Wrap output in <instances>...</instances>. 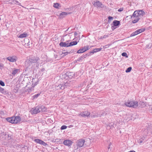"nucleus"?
<instances>
[{
	"instance_id": "obj_1",
	"label": "nucleus",
	"mask_w": 152,
	"mask_h": 152,
	"mask_svg": "<svg viewBox=\"0 0 152 152\" xmlns=\"http://www.w3.org/2000/svg\"><path fill=\"white\" fill-rule=\"evenodd\" d=\"M6 119L8 122L12 124H17L20 123L21 121V118L19 116L7 118Z\"/></svg>"
},
{
	"instance_id": "obj_2",
	"label": "nucleus",
	"mask_w": 152,
	"mask_h": 152,
	"mask_svg": "<svg viewBox=\"0 0 152 152\" xmlns=\"http://www.w3.org/2000/svg\"><path fill=\"white\" fill-rule=\"evenodd\" d=\"M125 104L127 107L133 108H136L138 105L137 102L135 101H128L125 102Z\"/></svg>"
},
{
	"instance_id": "obj_3",
	"label": "nucleus",
	"mask_w": 152,
	"mask_h": 152,
	"mask_svg": "<svg viewBox=\"0 0 152 152\" xmlns=\"http://www.w3.org/2000/svg\"><path fill=\"white\" fill-rule=\"evenodd\" d=\"M130 16L132 20V22L133 23H137L140 19V17L137 14V12L135 11L132 15H130Z\"/></svg>"
},
{
	"instance_id": "obj_4",
	"label": "nucleus",
	"mask_w": 152,
	"mask_h": 152,
	"mask_svg": "<svg viewBox=\"0 0 152 152\" xmlns=\"http://www.w3.org/2000/svg\"><path fill=\"white\" fill-rule=\"evenodd\" d=\"M29 63L32 64L37 63L39 60V58L37 56H30L28 59Z\"/></svg>"
},
{
	"instance_id": "obj_5",
	"label": "nucleus",
	"mask_w": 152,
	"mask_h": 152,
	"mask_svg": "<svg viewBox=\"0 0 152 152\" xmlns=\"http://www.w3.org/2000/svg\"><path fill=\"white\" fill-rule=\"evenodd\" d=\"M69 86V85L68 84V83H64L61 84L59 85H56V88L57 90L62 89L63 90L65 88V86Z\"/></svg>"
},
{
	"instance_id": "obj_6",
	"label": "nucleus",
	"mask_w": 152,
	"mask_h": 152,
	"mask_svg": "<svg viewBox=\"0 0 152 152\" xmlns=\"http://www.w3.org/2000/svg\"><path fill=\"white\" fill-rule=\"evenodd\" d=\"M40 106H38L36 107H34L32 108L31 110V114H35L40 112Z\"/></svg>"
},
{
	"instance_id": "obj_7",
	"label": "nucleus",
	"mask_w": 152,
	"mask_h": 152,
	"mask_svg": "<svg viewBox=\"0 0 152 152\" xmlns=\"http://www.w3.org/2000/svg\"><path fill=\"white\" fill-rule=\"evenodd\" d=\"M85 142V140L84 139H80L77 141V147L80 148L82 147Z\"/></svg>"
},
{
	"instance_id": "obj_8",
	"label": "nucleus",
	"mask_w": 152,
	"mask_h": 152,
	"mask_svg": "<svg viewBox=\"0 0 152 152\" xmlns=\"http://www.w3.org/2000/svg\"><path fill=\"white\" fill-rule=\"evenodd\" d=\"M89 48L88 45L84 46L82 49L79 50L77 52L78 53H80L85 52L86 51L89 50Z\"/></svg>"
},
{
	"instance_id": "obj_9",
	"label": "nucleus",
	"mask_w": 152,
	"mask_h": 152,
	"mask_svg": "<svg viewBox=\"0 0 152 152\" xmlns=\"http://www.w3.org/2000/svg\"><path fill=\"white\" fill-rule=\"evenodd\" d=\"M34 141L36 143L45 146L47 144L43 141L39 139H35Z\"/></svg>"
},
{
	"instance_id": "obj_10",
	"label": "nucleus",
	"mask_w": 152,
	"mask_h": 152,
	"mask_svg": "<svg viewBox=\"0 0 152 152\" xmlns=\"http://www.w3.org/2000/svg\"><path fill=\"white\" fill-rule=\"evenodd\" d=\"M93 5L97 8H102V7L103 5L102 3L98 1H96V2L94 1Z\"/></svg>"
},
{
	"instance_id": "obj_11",
	"label": "nucleus",
	"mask_w": 152,
	"mask_h": 152,
	"mask_svg": "<svg viewBox=\"0 0 152 152\" xmlns=\"http://www.w3.org/2000/svg\"><path fill=\"white\" fill-rule=\"evenodd\" d=\"M16 58L17 57L16 56H9L7 57V60L13 62H15L16 61Z\"/></svg>"
},
{
	"instance_id": "obj_12",
	"label": "nucleus",
	"mask_w": 152,
	"mask_h": 152,
	"mask_svg": "<svg viewBox=\"0 0 152 152\" xmlns=\"http://www.w3.org/2000/svg\"><path fill=\"white\" fill-rule=\"evenodd\" d=\"M20 72V69L14 68L12 69L11 73L13 76H15L16 75L19 73Z\"/></svg>"
},
{
	"instance_id": "obj_13",
	"label": "nucleus",
	"mask_w": 152,
	"mask_h": 152,
	"mask_svg": "<svg viewBox=\"0 0 152 152\" xmlns=\"http://www.w3.org/2000/svg\"><path fill=\"white\" fill-rule=\"evenodd\" d=\"M73 142L72 141L68 140H64L63 142L64 144L66 146H70L72 145Z\"/></svg>"
},
{
	"instance_id": "obj_14",
	"label": "nucleus",
	"mask_w": 152,
	"mask_h": 152,
	"mask_svg": "<svg viewBox=\"0 0 152 152\" xmlns=\"http://www.w3.org/2000/svg\"><path fill=\"white\" fill-rule=\"evenodd\" d=\"M90 115V113L87 111H85L80 113V115L83 117H88Z\"/></svg>"
},
{
	"instance_id": "obj_15",
	"label": "nucleus",
	"mask_w": 152,
	"mask_h": 152,
	"mask_svg": "<svg viewBox=\"0 0 152 152\" xmlns=\"http://www.w3.org/2000/svg\"><path fill=\"white\" fill-rule=\"evenodd\" d=\"M66 75L69 79H72L75 76V73L73 72H67Z\"/></svg>"
},
{
	"instance_id": "obj_16",
	"label": "nucleus",
	"mask_w": 152,
	"mask_h": 152,
	"mask_svg": "<svg viewBox=\"0 0 152 152\" xmlns=\"http://www.w3.org/2000/svg\"><path fill=\"white\" fill-rule=\"evenodd\" d=\"M135 11L137 12V14L140 17L143 16L145 14V12L142 10H137Z\"/></svg>"
},
{
	"instance_id": "obj_17",
	"label": "nucleus",
	"mask_w": 152,
	"mask_h": 152,
	"mask_svg": "<svg viewBox=\"0 0 152 152\" xmlns=\"http://www.w3.org/2000/svg\"><path fill=\"white\" fill-rule=\"evenodd\" d=\"M59 46L62 47H69V44L67 42H61L59 44Z\"/></svg>"
},
{
	"instance_id": "obj_18",
	"label": "nucleus",
	"mask_w": 152,
	"mask_h": 152,
	"mask_svg": "<svg viewBox=\"0 0 152 152\" xmlns=\"http://www.w3.org/2000/svg\"><path fill=\"white\" fill-rule=\"evenodd\" d=\"M145 139V137H141L139 140H138L137 142L140 145H141L142 143L144 142Z\"/></svg>"
},
{
	"instance_id": "obj_19",
	"label": "nucleus",
	"mask_w": 152,
	"mask_h": 152,
	"mask_svg": "<svg viewBox=\"0 0 152 152\" xmlns=\"http://www.w3.org/2000/svg\"><path fill=\"white\" fill-rule=\"evenodd\" d=\"M28 36V34L26 33H24L23 34H20L18 37L19 38H23L26 37Z\"/></svg>"
},
{
	"instance_id": "obj_20",
	"label": "nucleus",
	"mask_w": 152,
	"mask_h": 152,
	"mask_svg": "<svg viewBox=\"0 0 152 152\" xmlns=\"http://www.w3.org/2000/svg\"><path fill=\"white\" fill-rule=\"evenodd\" d=\"M69 13H67L65 12H62L60 14V17L61 18H64L65 16L69 14Z\"/></svg>"
},
{
	"instance_id": "obj_21",
	"label": "nucleus",
	"mask_w": 152,
	"mask_h": 152,
	"mask_svg": "<svg viewBox=\"0 0 152 152\" xmlns=\"http://www.w3.org/2000/svg\"><path fill=\"white\" fill-rule=\"evenodd\" d=\"M113 23L114 26H116L120 24V22L119 21L115 20L113 21Z\"/></svg>"
},
{
	"instance_id": "obj_22",
	"label": "nucleus",
	"mask_w": 152,
	"mask_h": 152,
	"mask_svg": "<svg viewBox=\"0 0 152 152\" xmlns=\"http://www.w3.org/2000/svg\"><path fill=\"white\" fill-rule=\"evenodd\" d=\"M113 127V124L112 123L109 124L107 125L106 126V128L108 129H112Z\"/></svg>"
},
{
	"instance_id": "obj_23",
	"label": "nucleus",
	"mask_w": 152,
	"mask_h": 152,
	"mask_svg": "<svg viewBox=\"0 0 152 152\" xmlns=\"http://www.w3.org/2000/svg\"><path fill=\"white\" fill-rule=\"evenodd\" d=\"M53 7L56 8L58 9L59 7H61V6L60 4L57 3H54L53 4Z\"/></svg>"
},
{
	"instance_id": "obj_24",
	"label": "nucleus",
	"mask_w": 152,
	"mask_h": 152,
	"mask_svg": "<svg viewBox=\"0 0 152 152\" xmlns=\"http://www.w3.org/2000/svg\"><path fill=\"white\" fill-rule=\"evenodd\" d=\"M77 43V42L75 41H73L72 42H70L69 43V47L72 46L74 45H76Z\"/></svg>"
},
{
	"instance_id": "obj_25",
	"label": "nucleus",
	"mask_w": 152,
	"mask_h": 152,
	"mask_svg": "<svg viewBox=\"0 0 152 152\" xmlns=\"http://www.w3.org/2000/svg\"><path fill=\"white\" fill-rule=\"evenodd\" d=\"M38 82V81L36 82L34 84H33V83L32 84V85L31 87V88H29V89L31 91H33L34 90V86H36V85H37V84Z\"/></svg>"
},
{
	"instance_id": "obj_26",
	"label": "nucleus",
	"mask_w": 152,
	"mask_h": 152,
	"mask_svg": "<svg viewBox=\"0 0 152 152\" xmlns=\"http://www.w3.org/2000/svg\"><path fill=\"white\" fill-rule=\"evenodd\" d=\"M41 93H38L37 94L34 95L32 96V98L33 99H35L37 98L40 94Z\"/></svg>"
},
{
	"instance_id": "obj_27",
	"label": "nucleus",
	"mask_w": 152,
	"mask_h": 152,
	"mask_svg": "<svg viewBox=\"0 0 152 152\" xmlns=\"http://www.w3.org/2000/svg\"><path fill=\"white\" fill-rule=\"evenodd\" d=\"M145 28H142L141 29H138L137 30L138 31V34H139L140 33L142 32H144L145 31Z\"/></svg>"
},
{
	"instance_id": "obj_28",
	"label": "nucleus",
	"mask_w": 152,
	"mask_h": 152,
	"mask_svg": "<svg viewBox=\"0 0 152 152\" xmlns=\"http://www.w3.org/2000/svg\"><path fill=\"white\" fill-rule=\"evenodd\" d=\"M70 52H62V53L61 54V55H63V57H64V56H66L68 55L70 53Z\"/></svg>"
},
{
	"instance_id": "obj_29",
	"label": "nucleus",
	"mask_w": 152,
	"mask_h": 152,
	"mask_svg": "<svg viewBox=\"0 0 152 152\" xmlns=\"http://www.w3.org/2000/svg\"><path fill=\"white\" fill-rule=\"evenodd\" d=\"M108 37V35H104L103 36H101L99 38V39H106Z\"/></svg>"
},
{
	"instance_id": "obj_30",
	"label": "nucleus",
	"mask_w": 152,
	"mask_h": 152,
	"mask_svg": "<svg viewBox=\"0 0 152 152\" xmlns=\"http://www.w3.org/2000/svg\"><path fill=\"white\" fill-rule=\"evenodd\" d=\"M102 48H95L94 50V52H95V53H96L97 52L100 51L101 50H102Z\"/></svg>"
},
{
	"instance_id": "obj_31",
	"label": "nucleus",
	"mask_w": 152,
	"mask_h": 152,
	"mask_svg": "<svg viewBox=\"0 0 152 152\" xmlns=\"http://www.w3.org/2000/svg\"><path fill=\"white\" fill-rule=\"evenodd\" d=\"M40 108L42 111H45L46 110V108L44 106H41L40 107Z\"/></svg>"
},
{
	"instance_id": "obj_32",
	"label": "nucleus",
	"mask_w": 152,
	"mask_h": 152,
	"mask_svg": "<svg viewBox=\"0 0 152 152\" xmlns=\"http://www.w3.org/2000/svg\"><path fill=\"white\" fill-rule=\"evenodd\" d=\"M132 68L131 67H128L126 70V72H130L131 70H132Z\"/></svg>"
},
{
	"instance_id": "obj_33",
	"label": "nucleus",
	"mask_w": 152,
	"mask_h": 152,
	"mask_svg": "<svg viewBox=\"0 0 152 152\" xmlns=\"http://www.w3.org/2000/svg\"><path fill=\"white\" fill-rule=\"evenodd\" d=\"M140 104H141L142 105V106H141V107H144L145 105V103L143 102H140L139 103L138 105H139Z\"/></svg>"
},
{
	"instance_id": "obj_34",
	"label": "nucleus",
	"mask_w": 152,
	"mask_h": 152,
	"mask_svg": "<svg viewBox=\"0 0 152 152\" xmlns=\"http://www.w3.org/2000/svg\"><path fill=\"white\" fill-rule=\"evenodd\" d=\"M121 55L125 57L126 58L128 57V56H127V55L126 53L125 52L123 53H122Z\"/></svg>"
},
{
	"instance_id": "obj_35",
	"label": "nucleus",
	"mask_w": 152,
	"mask_h": 152,
	"mask_svg": "<svg viewBox=\"0 0 152 152\" xmlns=\"http://www.w3.org/2000/svg\"><path fill=\"white\" fill-rule=\"evenodd\" d=\"M111 45V44H109L108 45H106L104 46L103 48H109L110 46Z\"/></svg>"
},
{
	"instance_id": "obj_36",
	"label": "nucleus",
	"mask_w": 152,
	"mask_h": 152,
	"mask_svg": "<svg viewBox=\"0 0 152 152\" xmlns=\"http://www.w3.org/2000/svg\"><path fill=\"white\" fill-rule=\"evenodd\" d=\"M67 128V126L65 125L62 126L61 127V129L63 130L66 129Z\"/></svg>"
},
{
	"instance_id": "obj_37",
	"label": "nucleus",
	"mask_w": 152,
	"mask_h": 152,
	"mask_svg": "<svg viewBox=\"0 0 152 152\" xmlns=\"http://www.w3.org/2000/svg\"><path fill=\"white\" fill-rule=\"evenodd\" d=\"M0 85L2 86H5L4 83L1 80H0Z\"/></svg>"
},
{
	"instance_id": "obj_38",
	"label": "nucleus",
	"mask_w": 152,
	"mask_h": 152,
	"mask_svg": "<svg viewBox=\"0 0 152 152\" xmlns=\"http://www.w3.org/2000/svg\"><path fill=\"white\" fill-rule=\"evenodd\" d=\"M16 0H11V3L12 4H16Z\"/></svg>"
},
{
	"instance_id": "obj_39",
	"label": "nucleus",
	"mask_w": 152,
	"mask_h": 152,
	"mask_svg": "<svg viewBox=\"0 0 152 152\" xmlns=\"http://www.w3.org/2000/svg\"><path fill=\"white\" fill-rule=\"evenodd\" d=\"M4 68V64L0 63V69H2Z\"/></svg>"
},
{
	"instance_id": "obj_40",
	"label": "nucleus",
	"mask_w": 152,
	"mask_h": 152,
	"mask_svg": "<svg viewBox=\"0 0 152 152\" xmlns=\"http://www.w3.org/2000/svg\"><path fill=\"white\" fill-rule=\"evenodd\" d=\"M16 4L21 6V3H19L18 1L16 0Z\"/></svg>"
},
{
	"instance_id": "obj_41",
	"label": "nucleus",
	"mask_w": 152,
	"mask_h": 152,
	"mask_svg": "<svg viewBox=\"0 0 152 152\" xmlns=\"http://www.w3.org/2000/svg\"><path fill=\"white\" fill-rule=\"evenodd\" d=\"M83 59V57L81 56L78 58V60L79 61H80L81 60H82Z\"/></svg>"
},
{
	"instance_id": "obj_42",
	"label": "nucleus",
	"mask_w": 152,
	"mask_h": 152,
	"mask_svg": "<svg viewBox=\"0 0 152 152\" xmlns=\"http://www.w3.org/2000/svg\"><path fill=\"white\" fill-rule=\"evenodd\" d=\"M61 139H56V140H55V142L56 141L57 142H60L61 141Z\"/></svg>"
},
{
	"instance_id": "obj_43",
	"label": "nucleus",
	"mask_w": 152,
	"mask_h": 152,
	"mask_svg": "<svg viewBox=\"0 0 152 152\" xmlns=\"http://www.w3.org/2000/svg\"><path fill=\"white\" fill-rule=\"evenodd\" d=\"M123 10V9L122 8H121L118 10V12H121Z\"/></svg>"
},
{
	"instance_id": "obj_44",
	"label": "nucleus",
	"mask_w": 152,
	"mask_h": 152,
	"mask_svg": "<svg viewBox=\"0 0 152 152\" xmlns=\"http://www.w3.org/2000/svg\"><path fill=\"white\" fill-rule=\"evenodd\" d=\"M4 91V89L0 86V92H2Z\"/></svg>"
},
{
	"instance_id": "obj_45",
	"label": "nucleus",
	"mask_w": 152,
	"mask_h": 152,
	"mask_svg": "<svg viewBox=\"0 0 152 152\" xmlns=\"http://www.w3.org/2000/svg\"><path fill=\"white\" fill-rule=\"evenodd\" d=\"M136 35L134 32H133L130 35V37H133Z\"/></svg>"
},
{
	"instance_id": "obj_46",
	"label": "nucleus",
	"mask_w": 152,
	"mask_h": 152,
	"mask_svg": "<svg viewBox=\"0 0 152 152\" xmlns=\"http://www.w3.org/2000/svg\"><path fill=\"white\" fill-rule=\"evenodd\" d=\"M108 19L109 20H112L113 19V18L112 17L109 16L108 17Z\"/></svg>"
},
{
	"instance_id": "obj_47",
	"label": "nucleus",
	"mask_w": 152,
	"mask_h": 152,
	"mask_svg": "<svg viewBox=\"0 0 152 152\" xmlns=\"http://www.w3.org/2000/svg\"><path fill=\"white\" fill-rule=\"evenodd\" d=\"M94 53H95V52H94V50H92L90 52V54H91V53L94 54Z\"/></svg>"
},
{
	"instance_id": "obj_48",
	"label": "nucleus",
	"mask_w": 152,
	"mask_h": 152,
	"mask_svg": "<svg viewBox=\"0 0 152 152\" xmlns=\"http://www.w3.org/2000/svg\"><path fill=\"white\" fill-rule=\"evenodd\" d=\"M134 33H135V34L136 35H137L138 34V31H137V30H136V31H135L134 32Z\"/></svg>"
},
{
	"instance_id": "obj_49",
	"label": "nucleus",
	"mask_w": 152,
	"mask_h": 152,
	"mask_svg": "<svg viewBox=\"0 0 152 152\" xmlns=\"http://www.w3.org/2000/svg\"><path fill=\"white\" fill-rule=\"evenodd\" d=\"M74 34L75 37H76V36L77 35V33L76 32H75L74 33Z\"/></svg>"
},
{
	"instance_id": "obj_50",
	"label": "nucleus",
	"mask_w": 152,
	"mask_h": 152,
	"mask_svg": "<svg viewBox=\"0 0 152 152\" xmlns=\"http://www.w3.org/2000/svg\"><path fill=\"white\" fill-rule=\"evenodd\" d=\"M114 26H111V28L113 30L115 29Z\"/></svg>"
},
{
	"instance_id": "obj_51",
	"label": "nucleus",
	"mask_w": 152,
	"mask_h": 152,
	"mask_svg": "<svg viewBox=\"0 0 152 152\" xmlns=\"http://www.w3.org/2000/svg\"><path fill=\"white\" fill-rule=\"evenodd\" d=\"M10 0H6V1H10Z\"/></svg>"
},
{
	"instance_id": "obj_52",
	"label": "nucleus",
	"mask_w": 152,
	"mask_h": 152,
	"mask_svg": "<svg viewBox=\"0 0 152 152\" xmlns=\"http://www.w3.org/2000/svg\"><path fill=\"white\" fill-rule=\"evenodd\" d=\"M148 132H149V131L147 132V133H148Z\"/></svg>"
},
{
	"instance_id": "obj_53",
	"label": "nucleus",
	"mask_w": 152,
	"mask_h": 152,
	"mask_svg": "<svg viewBox=\"0 0 152 152\" xmlns=\"http://www.w3.org/2000/svg\"><path fill=\"white\" fill-rule=\"evenodd\" d=\"M24 148V147H23L22 148V149H23V148Z\"/></svg>"
},
{
	"instance_id": "obj_54",
	"label": "nucleus",
	"mask_w": 152,
	"mask_h": 152,
	"mask_svg": "<svg viewBox=\"0 0 152 152\" xmlns=\"http://www.w3.org/2000/svg\"><path fill=\"white\" fill-rule=\"evenodd\" d=\"M151 134H152V131H151Z\"/></svg>"
},
{
	"instance_id": "obj_55",
	"label": "nucleus",
	"mask_w": 152,
	"mask_h": 152,
	"mask_svg": "<svg viewBox=\"0 0 152 152\" xmlns=\"http://www.w3.org/2000/svg\"><path fill=\"white\" fill-rule=\"evenodd\" d=\"M1 150V149H0V150Z\"/></svg>"
}]
</instances>
